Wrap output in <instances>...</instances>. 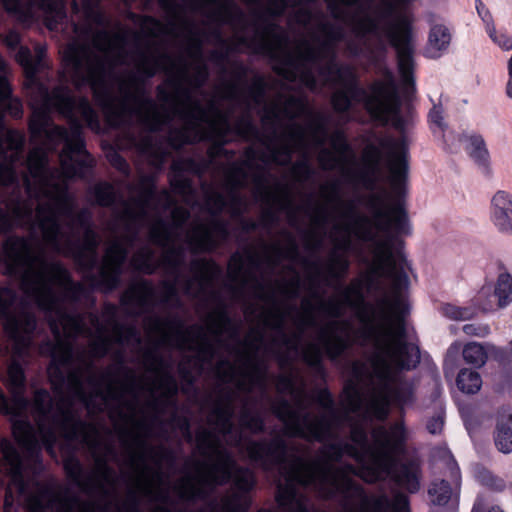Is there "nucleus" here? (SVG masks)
I'll return each instance as SVG.
<instances>
[{
  "instance_id": "nucleus-36",
  "label": "nucleus",
  "mask_w": 512,
  "mask_h": 512,
  "mask_svg": "<svg viewBox=\"0 0 512 512\" xmlns=\"http://www.w3.org/2000/svg\"><path fill=\"white\" fill-rule=\"evenodd\" d=\"M229 274L233 279H240L242 277L243 263L238 256H233L229 263Z\"/></svg>"
},
{
  "instance_id": "nucleus-40",
  "label": "nucleus",
  "mask_w": 512,
  "mask_h": 512,
  "mask_svg": "<svg viewBox=\"0 0 512 512\" xmlns=\"http://www.w3.org/2000/svg\"><path fill=\"white\" fill-rule=\"evenodd\" d=\"M238 129L241 134H248L253 131V125L248 116H245L242 124L239 126Z\"/></svg>"
},
{
  "instance_id": "nucleus-39",
  "label": "nucleus",
  "mask_w": 512,
  "mask_h": 512,
  "mask_svg": "<svg viewBox=\"0 0 512 512\" xmlns=\"http://www.w3.org/2000/svg\"><path fill=\"white\" fill-rule=\"evenodd\" d=\"M429 119L431 121V123L435 124L436 126H438L439 128L442 127V123H443V116H442V112L439 108H433L430 113H429Z\"/></svg>"
},
{
  "instance_id": "nucleus-41",
  "label": "nucleus",
  "mask_w": 512,
  "mask_h": 512,
  "mask_svg": "<svg viewBox=\"0 0 512 512\" xmlns=\"http://www.w3.org/2000/svg\"><path fill=\"white\" fill-rule=\"evenodd\" d=\"M299 10L302 12V15L299 17V21L304 25L310 24V14L306 10H303L302 7H300Z\"/></svg>"
},
{
  "instance_id": "nucleus-1",
  "label": "nucleus",
  "mask_w": 512,
  "mask_h": 512,
  "mask_svg": "<svg viewBox=\"0 0 512 512\" xmlns=\"http://www.w3.org/2000/svg\"><path fill=\"white\" fill-rule=\"evenodd\" d=\"M169 19L166 24L145 17L143 41L107 20V121L122 126L138 121L150 131L171 120L182 124L179 143L215 139L224 141L231 129L229 116L213 99L203 106L198 89L208 76L203 62V35L189 13L205 14L216 24L237 30L240 43L254 53L282 58L285 76L310 90L335 89L333 107L346 112L352 101L363 102L376 120L403 131L408 120L392 73L375 82L367 92L356 84L354 68L338 65L336 48L345 41L352 55L372 53L370 41L380 47L388 40L396 49L398 69L406 92L413 82V28L409 25L407 51L379 27L381 5L377 0H243L255 20L247 24L232 0H160Z\"/></svg>"
},
{
  "instance_id": "nucleus-20",
  "label": "nucleus",
  "mask_w": 512,
  "mask_h": 512,
  "mask_svg": "<svg viewBox=\"0 0 512 512\" xmlns=\"http://www.w3.org/2000/svg\"><path fill=\"white\" fill-rule=\"evenodd\" d=\"M264 298L269 306L265 316L266 324L282 333L285 320L290 313L289 308L279 301L276 291L264 295Z\"/></svg>"
},
{
  "instance_id": "nucleus-16",
  "label": "nucleus",
  "mask_w": 512,
  "mask_h": 512,
  "mask_svg": "<svg viewBox=\"0 0 512 512\" xmlns=\"http://www.w3.org/2000/svg\"><path fill=\"white\" fill-rule=\"evenodd\" d=\"M462 354L468 364L476 367H482L489 357L499 361L503 359L502 349L489 342H469L464 346Z\"/></svg>"
},
{
  "instance_id": "nucleus-10",
  "label": "nucleus",
  "mask_w": 512,
  "mask_h": 512,
  "mask_svg": "<svg viewBox=\"0 0 512 512\" xmlns=\"http://www.w3.org/2000/svg\"><path fill=\"white\" fill-rule=\"evenodd\" d=\"M443 453L450 480H434L428 489L431 504L437 506H445L449 502L457 501L460 491L459 467L450 452Z\"/></svg>"
},
{
  "instance_id": "nucleus-22",
  "label": "nucleus",
  "mask_w": 512,
  "mask_h": 512,
  "mask_svg": "<svg viewBox=\"0 0 512 512\" xmlns=\"http://www.w3.org/2000/svg\"><path fill=\"white\" fill-rule=\"evenodd\" d=\"M458 388L465 393H476L482 386L481 376L470 369H462L457 377Z\"/></svg>"
},
{
  "instance_id": "nucleus-30",
  "label": "nucleus",
  "mask_w": 512,
  "mask_h": 512,
  "mask_svg": "<svg viewBox=\"0 0 512 512\" xmlns=\"http://www.w3.org/2000/svg\"><path fill=\"white\" fill-rule=\"evenodd\" d=\"M444 426V412L442 407L439 405L438 409L431 418L428 419L426 428L431 434H439Z\"/></svg>"
},
{
  "instance_id": "nucleus-15",
  "label": "nucleus",
  "mask_w": 512,
  "mask_h": 512,
  "mask_svg": "<svg viewBox=\"0 0 512 512\" xmlns=\"http://www.w3.org/2000/svg\"><path fill=\"white\" fill-rule=\"evenodd\" d=\"M263 122H271L276 124L282 117L289 119L297 118L306 113V105L304 102L295 97L288 98L283 104L273 103L270 106L265 105Z\"/></svg>"
},
{
  "instance_id": "nucleus-34",
  "label": "nucleus",
  "mask_w": 512,
  "mask_h": 512,
  "mask_svg": "<svg viewBox=\"0 0 512 512\" xmlns=\"http://www.w3.org/2000/svg\"><path fill=\"white\" fill-rule=\"evenodd\" d=\"M278 291L287 299L294 298L299 292V278L294 276L288 285L278 286Z\"/></svg>"
},
{
  "instance_id": "nucleus-14",
  "label": "nucleus",
  "mask_w": 512,
  "mask_h": 512,
  "mask_svg": "<svg viewBox=\"0 0 512 512\" xmlns=\"http://www.w3.org/2000/svg\"><path fill=\"white\" fill-rule=\"evenodd\" d=\"M334 151L321 148L318 153V162L324 170H337L343 176H349L352 159L348 153V145L340 133L332 138Z\"/></svg>"
},
{
  "instance_id": "nucleus-48",
  "label": "nucleus",
  "mask_w": 512,
  "mask_h": 512,
  "mask_svg": "<svg viewBox=\"0 0 512 512\" xmlns=\"http://www.w3.org/2000/svg\"><path fill=\"white\" fill-rule=\"evenodd\" d=\"M115 337H116L118 340H120V339H121V335H120V332H119V328H118V327H116V328H115Z\"/></svg>"
},
{
  "instance_id": "nucleus-28",
  "label": "nucleus",
  "mask_w": 512,
  "mask_h": 512,
  "mask_svg": "<svg viewBox=\"0 0 512 512\" xmlns=\"http://www.w3.org/2000/svg\"><path fill=\"white\" fill-rule=\"evenodd\" d=\"M310 219L314 229L325 230L329 222L330 215L325 206L319 205L313 210Z\"/></svg>"
},
{
  "instance_id": "nucleus-42",
  "label": "nucleus",
  "mask_w": 512,
  "mask_h": 512,
  "mask_svg": "<svg viewBox=\"0 0 512 512\" xmlns=\"http://www.w3.org/2000/svg\"><path fill=\"white\" fill-rule=\"evenodd\" d=\"M176 189L178 191H180L181 193H186L189 190V184H188V182L185 179L184 180H180L179 181V185L177 186Z\"/></svg>"
},
{
  "instance_id": "nucleus-49",
  "label": "nucleus",
  "mask_w": 512,
  "mask_h": 512,
  "mask_svg": "<svg viewBox=\"0 0 512 512\" xmlns=\"http://www.w3.org/2000/svg\"><path fill=\"white\" fill-rule=\"evenodd\" d=\"M488 512H503L499 507H492Z\"/></svg>"
},
{
  "instance_id": "nucleus-25",
  "label": "nucleus",
  "mask_w": 512,
  "mask_h": 512,
  "mask_svg": "<svg viewBox=\"0 0 512 512\" xmlns=\"http://www.w3.org/2000/svg\"><path fill=\"white\" fill-rule=\"evenodd\" d=\"M132 265L136 270L144 273H152L156 269L155 259L152 251L142 248L132 259Z\"/></svg>"
},
{
  "instance_id": "nucleus-11",
  "label": "nucleus",
  "mask_w": 512,
  "mask_h": 512,
  "mask_svg": "<svg viewBox=\"0 0 512 512\" xmlns=\"http://www.w3.org/2000/svg\"><path fill=\"white\" fill-rule=\"evenodd\" d=\"M241 371L236 365L227 363V372L222 375L223 381L236 382L241 390L251 391L255 387L264 389L265 373L262 367L256 363L255 358L247 353L243 359Z\"/></svg>"
},
{
  "instance_id": "nucleus-33",
  "label": "nucleus",
  "mask_w": 512,
  "mask_h": 512,
  "mask_svg": "<svg viewBox=\"0 0 512 512\" xmlns=\"http://www.w3.org/2000/svg\"><path fill=\"white\" fill-rule=\"evenodd\" d=\"M463 331L468 336L486 337L490 334V327L487 324L471 323L463 326Z\"/></svg>"
},
{
  "instance_id": "nucleus-26",
  "label": "nucleus",
  "mask_w": 512,
  "mask_h": 512,
  "mask_svg": "<svg viewBox=\"0 0 512 512\" xmlns=\"http://www.w3.org/2000/svg\"><path fill=\"white\" fill-rule=\"evenodd\" d=\"M94 195L99 205L110 206L116 200L113 186L107 183H100L94 187Z\"/></svg>"
},
{
  "instance_id": "nucleus-46",
  "label": "nucleus",
  "mask_w": 512,
  "mask_h": 512,
  "mask_svg": "<svg viewBox=\"0 0 512 512\" xmlns=\"http://www.w3.org/2000/svg\"><path fill=\"white\" fill-rule=\"evenodd\" d=\"M488 484L495 487L496 489H501L503 487L502 481H498L497 484H494V483H488Z\"/></svg>"
},
{
  "instance_id": "nucleus-9",
  "label": "nucleus",
  "mask_w": 512,
  "mask_h": 512,
  "mask_svg": "<svg viewBox=\"0 0 512 512\" xmlns=\"http://www.w3.org/2000/svg\"><path fill=\"white\" fill-rule=\"evenodd\" d=\"M381 5L378 22L370 23L379 33V27L390 25L387 30L391 37L398 43L402 53L407 51V39L409 38V25L414 18L408 6L414 0H377Z\"/></svg>"
},
{
  "instance_id": "nucleus-31",
  "label": "nucleus",
  "mask_w": 512,
  "mask_h": 512,
  "mask_svg": "<svg viewBox=\"0 0 512 512\" xmlns=\"http://www.w3.org/2000/svg\"><path fill=\"white\" fill-rule=\"evenodd\" d=\"M206 205L210 212L215 215L225 208L226 200L222 194L212 192L207 199Z\"/></svg>"
},
{
  "instance_id": "nucleus-12",
  "label": "nucleus",
  "mask_w": 512,
  "mask_h": 512,
  "mask_svg": "<svg viewBox=\"0 0 512 512\" xmlns=\"http://www.w3.org/2000/svg\"><path fill=\"white\" fill-rule=\"evenodd\" d=\"M488 218L493 228L503 236H512V193L496 190L489 199Z\"/></svg>"
},
{
  "instance_id": "nucleus-17",
  "label": "nucleus",
  "mask_w": 512,
  "mask_h": 512,
  "mask_svg": "<svg viewBox=\"0 0 512 512\" xmlns=\"http://www.w3.org/2000/svg\"><path fill=\"white\" fill-rule=\"evenodd\" d=\"M451 39V32L445 24H433L429 31L425 55L431 59L440 58L448 51Z\"/></svg>"
},
{
  "instance_id": "nucleus-24",
  "label": "nucleus",
  "mask_w": 512,
  "mask_h": 512,
  "mask_svg": "<svg viewBox=\"0 0 512 512\" xmlns=\"http://www.w3.org/2000/svg\"><path fill=\"white\" fill-rule=\"evenodd\" d=\"M239 103L248 111L260 107L265 102L264 88L261 84H256L249 89L246 95L241 97Z\"/></svg>"
},
{
  "instance_id": "nucleus-4",
  "label": "nucleus",
  "mask_w": 512,
  "mask_h": 512,
  "mask_svg": "<svg viewBox=\"0 0 512 512\" xmlns=\"http://www.w3.org/2000/svg\"><path fill=\"white\" fill-rule=\"evenodd\" d=\"M54 386V398L45 390H37L33 402H27L22 411L15 408V393L9 401L0 393V411L12 417L13 435L28 462L36 463L40 444L53 454V445L58 435L67 440H81L96 453L97 439H91L90 428L80 421L74 411V404L81 403L87 408L102 410L110 403L123 404L127 395H135L138 382L134 376L119 381L110 376H61L51 381Z\"/></svg>"
},
{
  "instance_id": "nucleus-23",
  "label": "nucleus",
  "mask_w": 512,
  "mask_h": 512,
  "mask_svg": "<svg viewBox=\"0 0 512 512\" xmlns=\"http://www.w3.org/2000/svg\"><path fill=\"white\" fill-rule=\"evenodd\" d=\"M439 313L452 321H465L476 315L473 307H461L455 304L445 303L439 307Z\"/></svg>"
},
{
  "instance_id": "nucleus-44",
  "label": "nucleus",
  "mask_w": 512,
  "mask_h": 512,
  "mask_svg": "<svg viewBox=\"0 0 512 512\" xmlns=\"http://www.w3.org/2000/svg\"><path fill=\"white\" fill-rule=\"evenodd\" d=\"M115 164L122 170L126 167L125 161L119 156H115Z\"/></svg>"
},
{
  "instance_id": "nucleus-43",
  "label": "nucleus",
  "mask_w": 512,
  "mask_h": 512,
  "mask_svg": "<svg viewBox=\"0 0 512 512\" xmlns=\"http://www.w3.org/2000/svg\"><path fill=\"white\" fill-rule=\"evenodd\" d=\"M153 370L155 371L156 376H157V377H160L163 381H165V382L167 383V385H170V384H171V383H170V378H169V377H167L166 375L161 374V372L158 370L157 365H155V367L153 368Z\"/></svg>"
},
{
  "instance_id": "nucleus-37",
  "label": "nucleus",
  "mask_w": 512,
  "mask_h": 512,
  "mask_svg": "<svg viewBox=\"0 0 512 512\" xmlns=\"http://www.w3.org/2000/svg\"><path fill=\"white\" fill-rule=\"evenodd\" d=\"M321 192L323 193L327 202L338 201V187L336 183L322 186Z\"/></svg>"
},
{
  "instance_id": "nucleus-38",
  "label": "nucleus",
  "mask_w": 512,
  "mask_h": 512,
  "mask_svg": "<svg viewBox=\"0 0 512 512\" xmlns=\"http://www.w3.org/2000/svg\"><path fill=\"white\" fill-rule=\"evenodd\" d=\"M4 44L9 49H16L20 43V35L15 31H9L3 38Z\"/></svg>"
},
{
  "instance_id": "nucleus-45",
  "label": "nucleus",
  "mask_w": 512,
  "mask_h": 512,
  "mask_svg": "<svg viewBox=\"0 0 512 512\" xmlns=\"http://www.w3.org/2000/svg\"><path fill=\"white\" fill-rule=\"evenodd\" d=\"M472 512H482V503L480 502V500H478L473 509H472Z\"/></svg>"
},
{
  "instance_id": "nucleus-5",
  "label": "nucleus",
  "mask_w": 512,
  "mask_h": 512,
  "mask_svg": "<svg viewBox=\"0 0 512 512\" xmlns=\"http://www.w3.org/2000/svg\"><path fill=\"white\" fill-rule=\"evenodd\" d=\"M1 451L0 470L10 477L5 512L14 504L25 506L28 512H109V506L116 505V473L102 457L96 456L95 467L89 474L83 473L77 461L71 460L65 465L72 481L88 497V501L83 502L37 481H26L25 464L16 448H1Z\"/></svg>"
},
{
  "instance_id": "nucleus-18",
  "label": "nucleus",
  "mask_w": 512,
  "mask_h": 512,
  "mask_svg": "<svg viewBox=\"0 0 512 512\" xmlns=\"http://www.w3.org/2000/svg\"><path fill=\"white\" fill-rule=\"evenodd\" d=\"M464 143L465 151L477 165L478 169L485 175H491L490 153L483 137L475 134L468 135L464 137Z\"/></svg>"
},
{
  "instance_id": "nucleus-7",
  "label": "nucleus",
  "mask_w": 512,
  "mask_h": 512,
  "mask_svg": "<svg viewBox=\"0 0 512 512\" xmlns=\"http://www.w3.org/2000/svg\"><path fill=\"white\" fill-rule=\"evenodd\" d=\"M382 159H385L390 173L389 181L392 191L400 194L408 171V143L406 137L384 136L379 138L376 143H369L365 147L363 161L369 172L376 174Z\"/></svg>"
},
{
  "instance_id": "nucleus-8",
  "label": "nucleus",
  "mask_w": 512,
  "mask_h": 512,
  "mask_svg": "<svg viewBox=\"0 0 512 512\" xmlns=\"http://www.w3.org/2000/svg\"><path fill=\"white\" fill-rule=\"evenodd\" d=\"M221 329L222 327L215 328L202 325H193L186 328L179 320L164 321L160 318L154 319L151 327L159 345L195 351H203L209 348V334H214V337L219 339Z\"/></svg>"
},
{
  "instance_id": "nucleus-2",
  "label": "nucleus",
  "mask_w": 512,
  "mask_h": 512,
  "mask_svg": "<svg viewBox=\"0 0 512 512\" xmlns=\"http://www.w3.org/2000/svg\"><path fill=\"white\" fill-rule=\"evenodd\" d=\"M44 54L43 47L38 46L32 55L21 46L15 56L23 67L33 109L29 127L34 147L25 163L21 162L24 136L7 129L2 120L4 110L20 117L22 109L20 102L11 97L7 65L0 55V155L4 157L0 183L14 185L13 191L21 186L28 197L23 201L12 197L0 203V232L16 225H30L39 231L43 243L58 252L74 254L89 270L98 262L99 240L88 210L76 212L67 181L84 177L92 165L84 149L81 122L98 129L99 121L87 99L76 98L63 86L50 93L37 80L36 74L45 67ZM41 243L9 237L1 254L4 272L19 281L25 296L19 300L12 289L0 288V322L14 344L8 382H25L18 359L27 354L36 332L33 306L46 313L55 339L47 349H41L42 353L51 354L50 380L55 382V378L73 372L85 375L87 369L101 377L88 361L83 368L71 371L72 339L79 334H91L87 319L97 334L90 343L92 356L101 357L110 347V337L95 315L86 317L73 311L75 303L89 298L90 291L81 283H73L67 270L48 258Z\"/></svg>"
},
{
  "instance_id": "nucleus-47",
  "label": "nucleus",
  "mask_w": 512,
  "mask_h": 512,
  "mask_svg": "<svg viewBox=\"0 0 512 512\" xmlns=\"http://www.w3.org/2000/svg\"><path fill=\"white\" fill-rule=\"evenodd\" d=\"M236 94H237V90H236V88H234V87H233V88L231 89V91L229 92V96H230V97H233V98H234V97L236 98Z\"/></svg>"
},
{
  "instance_id": "nucleus-35",
  "label": "nucleus",
  "mask_w": 512,
  "mask_h": 512,
  "mask_svg": "<svg viewBox=\"0 0 512 512\" xmlns=\"http://www.w3.org/2000/svg\"><path fill=\"white\" fill-rule=\"evenodd\" d=\"M476 10L479 15V17L482 19V21L485 24L486 31L491 30L493 31L494 22L492 15L490 11L487 9V7L480 1L476 2Z\"/></svg>"
},
{
  "instance_id": "nucleus-27",
  "label": "nucleus",
  "mask_w": 512,
  "mask_h": 512,
  "mask_svg": "<svg viewBox=\"0 0 512 512\" xmlns=\"http://www.w3.org/2000/svg\"><path fill=\"white\" fill-rule=\"evenodd\" d=\"M348 267L349 262L347 259L341 256H332L327 265V273L331 279L339 280L345 275Z\"/></svg>"
},
{
  "instance_id": "nucleus-13",
  "label": "nucleus",
  "mask_w": 512,
  "mask_h": 512,
  "mask_svg": "<svg viewBox=\"0 0 512 512\" xmlns=\"http://www.w3.org/2000/svg\"><path fill=\"white\" fill-rule=\"evenodd\" d=\"M493 298L496 300L498 308H504L512 303V275L510 273L506 271L499 273L493 294H491L489 286L482 287L477 295L476 302L482 311L489 312L495 308Z\"/></svg>"
},
{
  "instance_id": "nucleus-29",
  "label": "nucleus",
  "mask_w": 512,
  "mask_h": 512,
  "mask_svg": "<svg viewBox=\"0 0 512 512\" xmlns=\"http://www.w3.org/2000/svg\"><path fill=\"white\" fill-rule=\"evenodd\" d=\"M240 424L243 428H246L254 433L259 432L263 429V422L259 415L250 413L244 409L241 417Z\"/></svg>"
},
{
  "instance_id": "nucleus-32",
  "label": "nucleus",
  "mask_w": 512,
  "mask_h": 512,
  "mask_svg": "<svg viewBox=\"0 0 512 512\" xmlns=\"http://www.w3.org/2000/svg\"><path fill=\"white\" fill-rule=\"evenodd\" d=\"M486 32L491 40L503 50L512 49V39L505 33L497 32L495 26L493 27V31L488 30Z\"/></svg>"
},
{
  "instance_id": "nucleus-50",
  "label": "nucleus",
  "mask_w": 512,
  "mask_h": 512,
  "mask_svg": "<svg viewBox=\"0 0 512 512\" xmlns=\"http://www.w3.org/2000/svg\"><path fill=\"white\" fill-rule=\"evenodd\" d=\"M509 345H510V351H511V353H512V340H511V342H510V344H509Z\"/></svg>"
},
{
  "instance_id": "nucleus-6",
  "label": "nucleus",
  "mask_w": 512,
  "mask_h": 512,
  "mask_svg": "<svg viewBox=\"0 0 512 512\" xmlns=\"http://www.w3.org/2000/svg\"><path fill=\"white\" fill-rule=\"evenodd\" d=\"M327 137L326 124L320 117H313L306 127L293 123L286 128L279 143L271 148L273 161L285 165L291 161L293 153H299L301 160L294 167V173L300 180H305L312 174V151L323 146Z\"/></svg>"
},
{
  "instance_id": "nucleus-19",
  "label": "nucleus",
  "mask_w": 512,
  "mask_h": 512,
  "mask_svg": "<svg viewBox=\"0 0 512 512\" xmlns=\"http://www.w3.org/2000/svg\"><path fill=\"white\" fill-rule=\"evenodd\" d=\"M154 296L151 284L147 281H139L127 289L122 301L129 306H135L137 312H142L153 302Z\"/></svg>"
},
{
  "instance_id": "nucleus-21",
  "label": "nucleus",
  "mask_w": 512,
  "mask_h": 512,
  "mask_svg": "<svg viewBox=\"0 0 512 512\" xmlns=\"http://www.w3.org/2000/svg\"><path fill=\"white\" fill-rule=\"evenodd\" d=\"M512 414L507 412L497 421L494 441L497 449L508 454L512 452Z\"/></svg>"
},
{
  "instance_id": "nucleus-3",
  "label": "nucleus",
  "mask_w": 512,
  "mask_h": 512,
  "mask_svg": "<svg viewBox=\"0 0 512 512\" xmlns=\"http://www.w3.org/2000/svg\"><path fill=\"white\" fill-rule=\"evenodd\" d=\"M154 202V192L147 189L138 198L125 201L114 210V219L109 226L111 244L103 257L98 278L92 280L90 286L112 290L118 285L121 267L127 256L124 243H132L139 229L147 226L151 241L163 249V263L176 274L174 282L164 283L163 302L177 303L178 289L189 297L203 298L211 290L215 268L206 261L193 260L191 276H180L183 252L179 243H185L193 252L212 250L227 238L226 225L213 217L184 230L182 226L189 213L184 208L176 207L172 211L173 226L170 227L154 212Z\"/></svg>"
}]
</instances>
